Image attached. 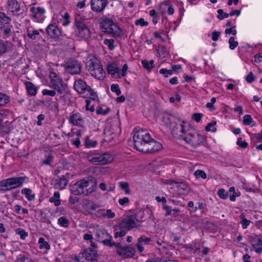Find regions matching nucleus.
Instances as JSON below:
<instances>
[{
    "label": "nucleus",
    "mask_w": 262,
    "mask_h": 262,
    "mask_svg": "<svg viewBox=\"0 0 262 262\" xmlns=\"http://www.w3.org/2000/svg\"><path fill=\"white\" fill-rule=\"evenodd\" d=\"M28 182L27 177H13L0 182V191H6L21 187Z\"/></svg>",
    "instance_id": "nucleus-1"
},
{
    "label": "nucleus",
    "mask_w": 262,
    "mask_h": 262,
    "mask_svg": "<svg viewBox=\"0 0 262 262\" xmlns=\"http://www.w3.org/2000/svg\"><path fill=\"white\" fill-rule=\"evenodd\" d=\"M150 136L148 132L144 129H140L134 134L133 140L135 148L140 151H143L146 144L150 141Z\"/></svg>",
    "instance_id": "nucleus-2"
},
{
    "label": "nucleus",
    "mask_w": 262,
    "mask_h": 262,
    "mask_svg": "<svg viewBox=\"0 0 262 262\" xmlns=\"http://www.w3.org/2000/svg\"><path fill=\"white\" fill-rule=\"evenodd\" d=\"M189 130V124L187 122L181 120L179 118V120H177L175 124L171 127V132L172 136L174 138L184 140Z\"/></svg>",
    "instance_id": "nucleus-3"
},
{
    "label": "nucleus",
    "mask_w": 262,
    "mask_h": 262,
    "mask_svg": "<svg viewBox=\"0 0 262 262\" xmlns=\"http://www.w3.org/2000/svg\"><path fill=\"white\" fill-rule=\"evenodd\" d=\"M89 161L95 164H106L113 161L112 156L108 153L101 154L97 151H91L88 154Z\"/></svg>",
    "instance_id": "nucleus-4"
},
{
    "label": "nucleus",
    "mask_w": 262,
    "mask_h": 262,
    "mask_svg": "<svg viewBox=\"0 0 262 262\" xmlns=\"http://www.w3.org/2000/svg\"><path fill=\"white\" fill-rule=\"evenodd\" d=\"M90 181L81 180L78 181L71 186V193L74 195L83 194L88 195L93 192V189L88 188L90 185Z\"/></svg>",
    "instance_id": "nucleus-5"
},
{
    "label": "nucleus",
    "mask_w": 262,
    "mask_h": 262,
    "mask_svg": "<svg viewBox=\"0 0 262 262\" xmlns=\"http://www.w3.org/2000/svg\"><path fill=\"white\" fill-rule=\"evenodd\" d=\"M88 67L93 76L99 80L103 79L105 73L100 62L97 59H91L88 62Z\"/></svg>",
    "instance_id": "nucleus-6"
},
{
    "label": "nucleus",
    "mask_w": 262,
    "mask_h": 262,
    "mask_svg": "<svg viewBox=\"0 0 262 262\" xmlns=\"http://www.w3.org/2000/svg\"><path fill=\"white\" fill-rule=\"evenodd\" d=\"M74 87L75 90L83 97H95V93L88 85L85 82L81 79H78L75 81Z\"/></svg>",
    "instance_id": "nucleus-7"
},
{
    "label": "nucleus",
    "mask_w": 262,
    "mask_h": 262,
    "mask_svg": "<svg viewBox=\"0 0 262 262\" xmlns=\"http://www.w3.org/2000/svg\"><path fill=\"white\" fill-rule=\"evenodd\" d=\"M102 28L105 32L114 37L120 36L122 34L121 30L110 19H106L102 21Z\"/></svg>",
    "instance_id": "nucleus-8"
},
{
    "label": "nucleus",
    "mask_w": 262,
    "mask_h": 262,
    "mask_svg": "<svg viewBox=\"0 0 262 262\" xmlns=\"http://www.w3.org/2000/svg\"><path fill=\"white\" fill-rule=\"evenodd\" d=\"M50 87L56 90L60 94H63L66 90L67 85L63 82L62 80L53 72L50 73Z\"/></svg>",
    "instance_id": "nucleus-9"
},
{
    "label": "nucleus",
    "mask_w": 262,
    "mask_h": 262,
    "mask_svg": "<svg viewBox=\"0 0 262 262\" xmlns=\"http://www.w3.org/2000/svg\"><path fill=\"white\" fill-rule=\"evenodd\" d=\"M204 140L205 138L203 135L194 131L192 132L190 129L184 139V141L193 147H197L203 144Z\"/></svg>",
    "instance_id": "nucleus-10"
},
{
    "label": "nucleus",
    "mask_w": 262,
    "mask_h": 262,
    "mask_svg": "<svg viewBox=\"0 0 262 262\" xmlns=\"http://www.w3.org/2000/svg\"><path fill=\"white\" fill-rule=\"evenodd\" d=\"M74 260L77 262H97V253L95 250H86L81 254L79 256H75Z\"/></svg>",
    "instance_id": "nucleus-11"
},
{
    "label": "nucleus",
    "mask_w": 262,
    "mask_h": 262,
    "mask_svg": "<svg viewBox=\"0 0 262 262\" xmlns=\"http://www.w3.org/2000/svg\"><path fill=\"white\" fill-rule=\"evenodd\" d=\"M117 248L118 254L125 258H128L134 256L136 253L135 248L129 246H122L120 243L114 244Z\"/></svg>",
    "instance_id": "nucleus-12"
},
{
    "label": "nucleus",
    "mask_w": 262,
    "mask_h": 262,
    "mask_svg": "<svg viewBox=\"0 0 262 262\" xmlns=\"http://www.w3.org/2000/svg\"><path fill=\"white\" fill-rule=\"evenodd\" d=\"M120 223L128 231L140 227L141 221L137 218L135 215H130L126 216Z\"/></svg>",
    "instance_id": "nucleus-13"
},
{
    "label": "nucleus",
    "mask_w": 262,
    "mask_h": 262,
    "mask_svg": "<svg viewBox=\"0 0 262 262\" xmlns=\"http://www.w3.org/2000/svg\"><path fill=\"white\" fill-rule=\"evenodd\" d=\"M77 35L81 38L88 39L91 37L89 28L82 21L76 20Z\"/></svg>",
    "instance_id": "nucleus-14"
},
{
    "label": "nucleus",
    "mask_w": 262,
    "mask_h": 262,
    "mask_svg": "<svg viewBox=\"0 0 262 262\" xmlns=\"http://www.w3.org/2000/svg\"><path fill=\"white\" fill-rule=\"evenodd\" d=\"M65 69L67 72L71 74H77L80 72L81 66L78 60L70 59L66 63Z\"/></svg>",
    "instance_id": "nucleus-15"
},
{
    "label": "nucleus",
    "mask_w": 262,
    "mask_h": 262,
    "mask_svg": "<svg viewBox=\"0 0 262 262\" xmlns=\"http://www.w3.org/2000/svg\"><path fill=\"white\" fill-rule=\"evenodd\" d=\"M162 148V144L150 138V141L146 144L143 152L152 154L160 151Z\"/></svg>",
    "instance_id": "nucleus-16"
},
{
    "label": "nucleus",
    "mask_w": 262,
    "mask_h": 262,
    "mask_svg": "<svg viewBox=\"0 0 262 262\" xmlns=\"http://www.w3.org/2000/svg\"><path fill=\"white\" fill-rule=\"evenodd\" d=\"M107 3V0H91V9L95 12H101L105 9Z\"/></svg>",
    "instance_id": "nucleus-17"
},
{
    "label": "nucleus",
    "mask_w": 262,
    "mask_h": 262,
    "mask_svg": "<svg viewBox=\"0 0 262 262\" xmlns=\"http://www.w3.org/2000/svg\"><path fill=\"white\" fill-rule=\"evenodd\" d=\"M48 35L52 38L57 39L61 35V31L55 24H50L46 29Z\"/></svg>",
    "instance_id": "nucleus-18"
},
{
    "label": "nucleus",
    "mask_w": 262,
    "mask_h": 262,
    "mask_svg": "<svg viewBox=\"0 0 262 262\" xmlns=\"http://www.w3.org/2000/svg\"><path fill=\"white\" fill-rule=\"evenodd\" d=\"M107 70L108 73L111 75L113 78L118 79L121 77L119 72V68L116 63H111L108 64Z\"/></svg>",
    "instance_id": "nucleus-19"
},
{
    "label": "nucleus",
    "mask_w": 262,
    "mask_h": 262,
    "mask_svg": "<svg viewBox=\"0 0 262 262\" xmlns=\"http://www.w3.org/2000/svg\"><path fill=\"white\" fill-rule=\"evenodd\" d=\"M162 120L166 125H169L171 128L177 120H179V118L172 115L166 114L164 115Z\"/></svg>",
    "instance_id": "nucleus-20"
},
{
    "label": "nucleus",
    "mask_w": 262,
    "mask_h": 262,
    "mask_svg": "<svg viewBox=\"0 0 262 262\" xmlns=\"http://www.w3.org/2000/svg\"><path fill=\"white\" fill-rule=\"evenodd\" d=\"M152 241V239L151 237H146V236H141L138 239V243L136 244V247L138 250L142 252L144 251V248L141 244L142 242H143L145 245H149L150 242Z\"/></svg>",
    "instance_id": "nucleus-21"
},
{
    "label": "nucleus",
    "mask_w": 262,
    "mask_h": 262,
    "mask_svg": "<svg viewBox=\"0 0 262 262\" xmlns=\"http://www.w3.org/2000/svg\"><path fill=\"white\" fill-rule=\"evenodd\" d=\"M128 230L121 224L120 222L115 227V238H117L119 237L124 236Z\"/></svg>",
    "instance_id": "nucleus-22"
},
{
    "label": "nucleus",
    "mask_w": 262,
    "mask_h": 262,
    "mask_svg": "<svg viewBox=\"0 0 262 262\" xmlns=\"http://www.w3.org/2000/svg\"><path fill=\"white\" fill-rule=\"evenodd\" d=\"M70 122L74 125H81L83 119L79 113H73L70 117Z\"/></svg>",
    "instance_id": "nucleus-23"
},
{
    "label": "nucleus",
    "mask_w": 262,
    "mask_h": 262,
    "mask_svg": "<svg viewBox=\"0 0 262 262\" xmlns=\"http://www.w3.org/2000/svg\"><path fill=\"white\" fill-rule=\"evenodd\" d=\"M7 9L14 13L20 11V6L16 0H8Z\"/></svg>",
    "instance_id": "nucleus-24"
},
{
    "label": "nucleus",
    "mask_w": 262,
    "mask_h": 262,
    "mask_svg": "<svg viewBox=\"0 0 262 262\" xmlns=\"http://www.w3.org/2000/svg\"><path fill=\"white\" fill-rule=\"evenodd\" d=\"M25 85L28 94L31 96H35L37 92V88L30 81L25 82Z\"/></svg>",
    "instance_id": "nucleus-25"
},
{
    "label": "nucleus",
    "mask_w": 262,
    "mask_h": 262,
    "mask_svg": "<svg viewBox=\"0 0 262 262\" xmlns=\"http://www.w3.org/2000/svg\"><path fill=\"white\" fill-rule=\"evenodd\" d=\"M176 184H177V187L180 194H184L188 192L189 188L186 183L184 182L177 181V183H176Z\"/></svg>",
    "instance_id": "nucleus-26"
},
{
    "label": "nucleus",
    "mask_w": 262,
    "mask_h": 262,
    "mask_svg": "<svg viewBox=\"0 0 262 262\" xmlns=\"http://www.w3.org/2000/svg\"><path fill=\"white\" fill-rule=\"evenodd\" d=\"M21 192L22 194L25 195L26 198L29 201H33L35 198V194L32 193V190L29 188H24Z\"/></svg>",
    "instance_id": "nucleus-27"
},
{
    "label": "nucleus",
    "mask_w": 262,
    "mask_h": 262,
    "mask_svg": "<svg viewBox=\"0 0 262 262\" xmlns=\"http://www.w3.org/2000/svg\"><path fill=\"white\" fill-rule=\"evenodd\" d=\"M35 7H32L30 9L32 17L38 22L41 21L43 20V16L35 12Z\"/></svg>",
    "instance_id": "nucleus-28"
},
{
    "label": "nucleus",
    "mask_w": 262,
    "mask_h": 262,
    "mask_svg": "<svg viewBox=\"0 0 262 262\" xmlns=\"http://www.w3.org/2000/svg\"><path fill=\"white\" fill-rule=\"evenodd\" d=\"M142 64L143 67L148 71H150L155 67L154 60H151L150 62L147 60H142Z\"/></svg>",
    "instance_id": "nucleus-29"
},
{
    "label": "nucleus",
    "mask_w": 262,
    "mask_h": 262,
    "mask_svg": "<svg viewBox=\"0 0 262 262\" xmlns=\"http://www.w3.org/2000/svg\"><path fill=\"white\" fill-rule=\"evenodd\" d=\"M96 236L98 241L101 242L105 237H107L109 234L104 230H97L96 231Z\"/></svg>",
    "instance_id": "nucleus-30"
},
{
    "label": "nucleus",
    "mask_w": 262,
    "mask_h": 262,
    "mask_svg": "<svg viewBox=\"0 0 262 262\" xmlns=\"http://www.w3.org/2000/svg\"><path fill=\"white\" fill-rule=\"evenodd\" d=\"M11 21V18L7 16L5 13L0 12V24H9Z\"/></svg>",
    "instance_id": "nucleus-31"
},
{
    "label": "nucleus",
    "mask_w": 262,
    "mask_h": 262,
    "mask_svg": "<svg viewBox=\"0 0 262 262\" xmlns=\"http://www.w3.org/2000/svg\"><path fill=\"white\" fill-rule=\"evenodd\" d=\"M38 244H39L40 249L45 248L47 250H49L50 248V245L43 237H40L39 238Z\"/></svg>",
    "instance_id": "nucleus-32"
},
{
    "label": "nucleus",
    "mask_w": 262,
    "mask_h": 262,
    "mask_svg": "<svg viewBox=\"0 0 262 262\" xmlns=\"http://www.w3.org/2000/svg\"><path fill=\"white\" fill-rule=\"evenodd\" d=\"M114 43L115 41L113 39H105L104 40V44L111 51H113L115 49V46Z\"/></svg>",
    "instance_id": "nucleus-33"
},
{
    "label": "nucleus",
    "mask_w": 262,
    "mask_h": 262,
    "mask_svg": "<svg viewBox=\"0 0 262 262\" xmlns=\"http://www.w3.org/2000/svg\"><path fill=\"white\" fill-rule=\"evenodd\" d=\"M68 180H67L64 176H63L59 180L58 182H57V185L59 187L60 189H62L66 187L68 184Z\"/></svg>",
    "instance_id": "nucleus-34"
},
{
    "label": "nucleus",
    "mask_w": 262,
    "mask_h": 262,
    "mask_svg": "<svg viewBox=\"0 0 262 262\" xmlns=\"http://www.w3.org/2000/svg\"><path fill=\"white\" fill-rule=\"evenodd\" d=\"M120 187L123 189L126 194H129L130 190L129 188V184L127 182H120L119 183Z\"/></svg>",
    "instance_id": "nucleus-35"
},
{
    "label": "nucleus",
    "mask_w": 262,
    "mask_h": 262,
    "mask_svg": "<svg viewBox=\"0 0 262 262\" xmlns=\"http://www.w3.org/2000/svg\"><path fill=\"white\" fill-rule=\"evenodd\" d=\"M58 224L64 227H67L69 225V222L65 216H62L58 220Z\"/></svg>",
    "instance_id": "nucleus-36"
},
{
    "label": "nucleus",
    "mask_w": 262,
    "mask_h": 262,
    "mask_svg": "<svg viewBox=\"0 0 262 262\" xmlns=\"http://www.w3.org/2000/svg\"><path fill=\"white\" fill-rule=\"evenodd\" d=\"M27 33L28 37L32 39H35L37 36L39 35V31L36 30H33L32 31L28 30Z\"/></svg>",
    "instance_id": "nucleus-37"
},
{
    "label": "nucleus",
    "mask_w": 262,
    "mask_h": 262,
    "mask_svg": "<svg viewBox=\"0 0 262 262\" xmlns=\"http://www.w3.org/2000/svg\"><path fill=\"white\" fill-rule=\"evenodd\" d=\"M251 244H254L255 246H262V237L256 236L252 238L251 241Z\"/></svg>",
    "instance_id": "nucleus-38"
},
{
    "label": "nucleus",
    "mask_w": 262,
    "mask_h": 262,
    "mask_svg": "<svg viewBox=\"0 0 262 262\" xmlns=\"http://www.w3.org/2000/svg\"><path fill=\"white\" fill-rule=\"evenodd\" d=\"M229 48L234 50L238 45L237 41L235 40L234 37H231L229 39Z\"/></svg>",
    "instance_id": "nucleus-39"
},
{
    "label": "nucleus",
    "mask_w": 262,
    "mask_h": 262,
    "mask_svg": "<svg viewBox=\"0 0 262 262\" xmlns=\"http://www.w3.org/2000/svg\"><path fill=\"white\" fill-rule=\"evenodd\" d=\"M217 12L218 13L217 17L220 20L223 19L225 18H227L229 16V13L224 12L222 9H219Z\"/></svg>",
    "instance_id": "nucleus-40"
},
{
    "label": "nucleus",
    "mask_w": 262,
    "mask_h": 262,
    "mask_svg": "<svg viewBox=\"0 0 262 262\" xmlns=\"http://www.w3.org/2000/svg\"><path fill=\"white\" fill-rule=\"evenodd\" d=\"M217 194L222 199H227L228 197V193L226 192L224 189H220L217 191Z\"/></svg>",
    "instance_id": "nucleus-41"
},
{
    "label": "nucleus",
    "mask_w": 262,
    "mask_h": 262,
    "mask_svg": "<svg viewBox=\"0 0 262 262\" xmlns=\"http://www.w3.org/2000/svg\"><path fill=\"white\" fill-rule=\"evenodd\" d=\"M15 262H31V260L29 258L20 254L17 257Z\"/></svg>",
    "instance_id": "nucleus-42"
},
{
    "label": "nucleus",
    "mask_w": 262,
    "mask_h": 262,
    "mask_svg": "<svg viewBox=\"0 0 262 262\" xmlns=\"http://www.w3.org/2000/svg\"><path fill=\"white\" fill-rule=\"evenodd\" d=\"M9 101V97L0 93V106L4 105Z\"/></svg>",
    "instance_id": "nucleus-43"
},
{
    "label": "nucleus",
    "mask_w": 262,
    "mask_h": 262,
    "mask_svg": "<svg viewBox=\"0 0 262 262\" xmlns=\"http://www.w3.org/2000/svg\"><path fill=\"white\" fill-rule=\"evenodd\" d=\"M215 124L216 122L208 123L206 126L205 129L208 132L211 131L212 132H215L216 130V128L214 127Z\"/></svg>",
    "instance_id": "nucleus-44"
},
{
    "label": "nucleus",
    "mask_w": 262,
    "mask_h": 262,
    "mask_svg": "<svg viewBox=\"0 0 262 262\" xmlns=\"http://www.w3.org/2000/svg\"><path fill=\"white\" fill-rule=\"evenodd\" d=\"M108 237H109V238L107 239L104 238L101 242H103L105 245L108 246L110 247L115 246V245H114V244L118 243L115 242L112 243V236L110 235H109Z\"/></svg>",
    "instance_id": "nucleus-45"
},
{
    "label": "nucleus",
    "mask_w": 262,
    "mask_h": 262,
    "mask_svg": "<svg viewBox=\"0 0 262 262\" xmlns=\"http://www.w3.org/2000/svg\"><path fill=\"white\" fill-rule=\"evenodd\" d=\"M111 90L112 92H115L117 95L119 96L121 94V90L119 89L118 84H113L111 86Z\"/></svg>",
    "instance_id": "nucleus-46"
},
{
    "label": "nucleus",
    "mask_w": 262,
    "mask_h": 262,
    "mask_svg": "<svg viewBox=\"0 0 262 262\" xmlns=\"http://www.w3.org/2000/svg\"><path fill=\"white\" fill-rule=\"evenodd\" d=\"M253 121L251 116L249 115H246L244 117L243 124L246 125H250Z\"/></svg>",
    "instance_id": "nucleus-47"
},
{
    "label": "nucleus",
    "mask_w": 262,
    "mask_h": 262,
    "mask_svg": "<svg viewBox=\"0 0 262 262\" xmlns=\"http://www.w3.org/2000/svg\"><path fill=\"white\" fill-rule=\"evenodd\" d=\"M17 234L19 235L21 239H25L28 236V232L22 229H18L17 230Z\"/></svg>",
    "instance_id": "nucleus-48"
},
{
    "label": "nucleus",
    "mask_w": 262,
    "mask_h": 262,
    "mask_svg": "<svg viewBox=\"0 0 262 262\" xmlns=\"http://www.w3.org/2000/svg\"><path fill=\"white\" fill-rule=\"evenodd\" d=\"M236 144L241 147L243 148H246L247 147L248 144V143L242 140V138H238L236 142Z\"/></svg>",
    "instance_id": "nucleus-49"
},
{
    "label": "nucleus",
    "mask_w": 262,
    "mask_h": 262,
    "mask_svg": "<svg viewBox=\"0 0 262 262\" xmlns=\"http://www.w3.org/2000/svg\"><path fill=\"white\" fill-rule=\"evenodd\" d=\"M187 248H189L191 250H192L194 253H196L199 251L200 249V246L198 244L196 243H193L192 244H189L187 245Z\"/></svg>",
    "instance_id": "nucleus-50"
},
{
    "label": "nucleus",
    "mask_w": 262,
    "mask_h": 262,
    "mask_svg": "<svg viewBox=\"0 0 262 262\" xmlns=\"http://www.w3.org/2000/svg\"><path fill=\"white\" fill-rule=\"evenodd\" d=\"M194 174H195V176H196V177L198 178H203L204 179H206L207 177V175H206V173L204 171L201 170H197L195 172Z\"/></svg>",
    "instance_id": "nucleus-51"
},
{
    "label": "nucleus",
    "mask_w": 262,
    "mask_h": 262,
    "mask_svg": "<svg viewBox=\"0 0 262 262\" xmlns=\"http://www.w3.org/2000/svg\"><path fill=\"white\" fill-rule=\"evenodd\" d=\"M159 72L160 74H163L165 77H167L169 75L172 74V70H167L166 69H161Z\"/></svg>",
    "instance_id": "nucleus-52"
},
{
    "label": "nucleus",
    "mask_w": 262,
    "mask_h": 262,
    "mask_svg": "<svg viewBox=\"0 0 262 262\" xmlns=\"http://www.w3.org/2000/svg\"><path fill=\"white\" fill-rule=\"evenodd\" d=\"M7 51V45L4 41H0V53L5 54Z\"/></svg>",
    "instance_id": "nucleus-53"
},
{
    "label": "nucleus",
    "mask_w": 262,
    "mask_h": 262,
    "mask_svg": "<svg viewBox=\"0 0 262 262\" xmlns=\"http://www.w3.org/2000/svg\"><path fill=\"white\" fill-rule=\"evenodd\" d=\"M97 144L96 141H90L89 139H86L85 141V145L87 147H94Z\"/></svg>",
    "instance_id": "nucleus-54"
},
{
    "label": "nucleus",
    "mask_w": 262,
    "mask_h": 262,
    "mask_svg": "<svg viewBox=\"0 0 262 262\" xmlns=\"http://www.w3.org/2000/svg\"><path fill=\"white\" fill-rule=\"evenodd\" d=\"M105 209H100L97 210L95 214L96 216L98 217H103L105 218Z\"/></svg>",
    "instance_id": "nucleus-55"
},
{
    "label": "nucleus",
    "mask_w": 262,
    "mask_h": 262,
    "mask_svg": "<svg viewBox=\"0 0 262 262\" xmlns=\"http://www.w3.org/2000/svg\"><path fill=\"white\" fill-rule=\"evenodd\" d=\"M42 93L43 95H48L52 97H53L56 95V92L55 90H49L47 89L43 90Z\"/></svg>",
    "instance_id": "nucleus-56"
},
{
    "label": "nucleus",
    "mask_w": 262,
    "mask_h": 262,
    "mask_svg": "<svg viewBox=\"0 0 262 262\" xmlns=\"http://www.w3.org/2000/svg\"><path fill=\"white\" fill-rule=\"evenodd\" d=\"M115 216V212H112L111 209L105 210V217L113 219Z\"/></svg>",
    "instance_id": "nucleus-57"
},
{
    "label": "nucleus",
    "mask_w": 262,
    "mask_h": 262,
    "mask_svg": "<svg viewBox=\"0 0 262 262\" xmlns=\"http://www.w3.org/2000/svg\"><path fill=\"white\" fill-rule=\"evenodd\" d=\"M63 25L67 26L70 24V15L68 13L66 12L64 13L63 16Z\"/></svg>",
    "instance_id": "nucleus-58"
},
{
    "label": "nucleus",
    "mask_w": 262,
    "mask_h": 262,
    "mask_svg": "<svg viewBox=\"0 0 262 262\" xmlns=\"http://www.w3.org/2000/svg\"><path fill=\"white\" fill-rule=\"evenodd\" d=\"M148 24L147 21L144 20L143 18H140L135 21L136 25H140L141 26H147Z\"/></svg>",
    "instance_id": "nucleus-59"
},
{
    "label": "nucleus",
    "mask_w": 262,
    "mask_h": 262,
    "mask_svg": "<svg viewBox=\"0 0 262 262\" xmlns=\"http://www.w3.org/2000/svg\"><path fill=\"white\" fill-rule=\"evenodd\" d=\"M225 33L227 34H232L233 35H235L236 34V30H235V27L232 26L231 28L229 29H226L225 30Z\"/></svg>",
    "instance_id": "nucleus-60"
},
{
    "label": "nucleus",
    "mask_w": 262,
    "mask_h": 262,
    "mask_svg": "<svg viewBox=\"0 0 262 262\" xmlns=\"http://www.w3.org/2000/svg\"><path fill=\"white\" fill-rule=\"evenodd\" d=\"M91 103V100L87 99L86 100V106L85 108L86 111H90L91 112H94L95 111V108L93 105H91L90 107V104Z\"/></svg>",
    "instance_id": "nucleus-61"
},
{
    "label": "nucleus",
    "mask_w": 262,
    "mask_h": 262,
    "mask_svg": "<svg viewBox=\"0 0 262 262\" xmlns=\"http://www.w3.org/2000/svg\"><path fill=\"white\" fill-rule=\"evenodd\" d=\"M203 116L201 113H194L192 115V118L196 122H199Z\"/></svg>",
    "instance_id": "nucleus-62"
},
{
    "label": "nucleus",
    "mask_w": 262,
    "mask_h": 262,
    "mask_svg": "<svg viewBox=\"0 0 262 262\" xmlns=\"http://www.w3.org/2000/svg\"><path fill=\"white\" fill-rule=\"evenodd\" d=\"M118 202L121 205L123 206L128 204L129 203V200L128 198L124 197L122 199H120Z\"/></svg>",
    "instance_id": "nucleus-63"
},
{
    "label": "nucleus",
    "mask_w": 262,
    "mask_h": 262,
    "mask_svg": "<svg viewBox=\"0 0 262 262\" xmlns=\"http://www.w3.org/2000/svg\"><path fill=\"white\" fill-rule=\"evenodd\" d=\"M241 223L242 224V228L243 229H246L250 225V221L246 219H243L241 222Z\"/></svg>",
    "instance_id": "nucleus-64"
}]
</instances>
